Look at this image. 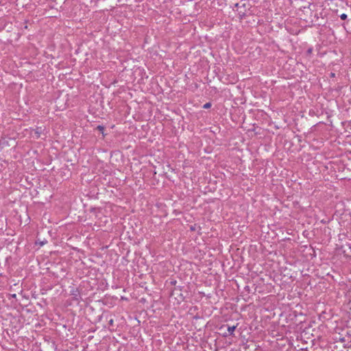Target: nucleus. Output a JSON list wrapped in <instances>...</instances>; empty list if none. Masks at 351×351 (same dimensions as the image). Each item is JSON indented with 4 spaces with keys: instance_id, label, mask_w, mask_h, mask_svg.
I'll return each mask as SVG.
<instances>
[{
    "instance_id": "f257e3e1",
    "label": "nucleus",
    "mask_w": 351,
    "mask_h": 351,
    "mask_svg": "<svg viewBox=\"0 0 351 351\" xmlns=\"http://www.w3.org/2000/svg\"><path fill=\"white\" fill-rule=\"evenodd\" d=\"M235 328H236L235 326H229L228 328V330L230 334H232L234 332Z\"/></svg>"
},
{
    "instance_id": "7ed1b4c3",
    "label": "nucleus",
    "mask_w": 351,
    "mask_h": 351,
    "mask_svg": "<svg viewBox=\"0 0 351 351\" xmlns=\"http://www.w3.org/2000/svg\"><path fill=\"white\" fill-rule=\"evenodd\" d=\"M210 106H211V104H210V103H206V104L204 105L203 108H204V109H208V108H210Z\"/></svg>"
},
{
    "instance_id": "20e7f679",
    "label": "nucleus",
    "mask_w": 351,
    "mask_h": 351,
    "mask_svg": "<svg viewBox=\"0 0 351 351\" xmlns=\"http://www.w3.org/2000/svg\"><path fill=\"white\" fill-rule=\"evenodd\" d=\"M340 18L342 20H345L347 18V15L346 14H341Z\"/></svg>"
},
{
    "instance_id": "f03ea898",
    "label": "nucleus",
    "mask_w": 351,
    "mask_h": 351,
    "mask_svg": "<svg viewBox=\"0 0 351 351\" xmlns=\"http://www.w3.org/2000/svg\"><path fill=\"white\" fill-rule=\"evenodd\" d=\"M97 130H98L99 132H101L102 134H104V128L102 125H98L97 127Z\"/></svg>"
}]
</instances>
